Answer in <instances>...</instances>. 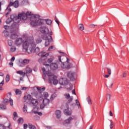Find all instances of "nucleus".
<instances>
[{"label":"nucleus","instance_id":"1","mask_svg":"<svg viewBox=\"0 0 129 129\" xmlns=\"http://www.w3.org/2000/svg\"><path fill=\"white\" fill-rule=\"evenodd\" d=\"M23 48L24 52H28V50H29L30 52H32L33 50H35L36 44L34 42V37L33 36H28L27 37L26 41L23 43Z\"/></svg>","mask_w":129,"mask_h":129},{"label":"nucleus","instance_id":"2","mask_svg":"<svg viewBox=\"0 0 129 129\" xmlns=\"http://www.w3.org/2000/svg\"><path fill=\"white\" fill-rule=\"evenodd\" d=\"M36 18V16L34 15H32L31 12H27L26 13L22 12L21 14L17 15H13L12 16L11 18L12 19H17L18 22H20L21 20L23 21H26V20H29L30 23H31V18Z\"/></svg>","mask_w":129,"mask_h":129},{"label":"nucleus","instance_id":"3","mask_svg":"<svg viewBox=\"0 0 129 129\" xmlns=\"http://www.w3.org/2000/svg\"><path fill=\"white\" fill-rule=\"evenodd\" d=\"M61 57L62 56H58V61L54 63H52L50 65H49V64L46 63V62L43 63V65L46 67H50L51 70H57L58 68L61 67V64L63 63V61H62V59H61Z\"/></svg>","mask_w":129,"mask_h":129},{"label":"nucleus","instance_id":"4","mask_svg":"<svg viewBox=\"0 0 129 129\" xmlns=\"http://www.w3.org/2000/svg\"><path fill=\"white\" fill-rule=\"evenodd\" d=\"M45 23H46V20L45 19H39L38 20L36 17H31L30 25L31 27H36V26H38V25L40 26L44 25Z\"/></svg>","mask_w":129,"mask_h":129},{"label":"nucleus","instance_id":"5","mask_svg":"<svg viewBox=\"0 0 129 129\" xmlns=\"http://www.w3.org/2000/svg\"><path fill=\"white\" fill-rule=\"evenodd\" d=\"M14 15H16V14H12L10 18H8L7 19V20L6 21V23L7 24V25H9V24H10L12 22V21H13L14 22V24H12V27L13 29L15 28V30H18V24H19V23H20V22L18 21V19H13L12 18V16Z\"/></svg>","mask_w":129,"mask_h":129},{"label":"nucleus","instance_id":"6","mask_svg":"<svg viewBox=\"0 0 129 129\" xmlns=\"http://www.w3.org/2000/svg\"><path fill=\"white\" fill-rule=\"evenodd\" d=\"M67 61L64 62L63 59L61 60L62 62L60 64V68H62V69H70L72 68V66L73 64L72 63L69 62L70 61V59L68 58H66Z\"/></svg>","mask_w":129,"mask_h":129},{"label":"nucleus","instance_id":"7","mask_svg":"<svg viewBox=\"0 0 129 129\" xmlns=\"http://www.w3.org/2000/svg\"><path fill=\"white\" fill-rule=\"evenodd\" d=\"M24 99L25 100H29V101H31V103H32V104L34 106L38 105V101L36 99H34L31 95L25 96L24 97Z\"/></svg>","mask_w":129,"mask_h":129},{"label":"nucleus","instance_id":"8","mask_svg":"<svg viewBox=\"0 0 129 129\" xmlns=\"http://www.w3.org/2000/svg\"><path fill=\"white\" fill-rule=\"evenodd\" d=\"M51 36L52 35H45L41 36L43 40H45L46 41L45 42V47H48V46L50 45V42H52V41H53V38Z\"/></svg>","mask_w":129,"mask_h":129},{"label":"nucleus","instance_id":"9","mask_svg":"<svg viewBox=\"0 0 129 129\" xmlns=\"http://www.w3.org/2000/svg\"><path fill=\"white\" fill-rule=\"evenodd\" d=\"M40 32L43 35L42 36H52L53 35V32L52 31H50L49 32V29L46 27H42L40 28Z\"/></svg>","mask_w":129,"mask_h":129},{"label":"nucleus","instance_id":"10","mask_svg":"<svg viewBox=\"0 0 129 129\" xmlns=\"http://www.w3.org/2000/svg\"><path fill=\"white\" fill-rule=\"evenodd\" d=\"M64 96L68 100L67 103V108L68 109L69 108V104L73 101V96H70V94L69 93L64 94Z\"/></svg>","mask_w":129,"mask_h":129},{"label":"nucleus","instance_id":"11","mask_svg":"<svg viewBox=\"0 0 129 129\" xmlns=\"http://www.w3.org/2000/svg\"><path fill=\"white\" fill-rule=\"evenodd\" d=\"M38 55L39 56V57H41V58L38 59V61L41 62L42 60H45V59H47V57L49 56V53L44 54V52H41L39 53Z\"/></svg>","mask_w":129,"mask_h":129},{"label":"nucleus","instance_id":"12","mask_svg":"<svg viewBox=\"0 0 129 129\" xmlns=\"http://www.w3.org/2000/svg\"><path fill=\"white\" fill-rule=\"evenodd\" d=\"M48 96L49 93H48V92H45L43 93L42 96L41 94H38L36 98L39 100H41V99H43V97L46 99Z\"/></svg>","mask_w":129,"mask_h":129},{"label":"nucleus","instance_id":"13","mask_svg":"<svg viewBox=\"0 0 129 129\" xmlns=\"http://www.w3.org/2000/svg\"><path fill=\"white\" fill-rule=\"evenodd\" d=\"M75 73L73 72H69L67 73V77L70 79L72 81H74L75 80Z\"/></svg>","mask_w":129,"mask_h":129},{"label":"nucleus","instance_id":"14","mask_svg":"<svg viewBox=\"0 0 129 129\" xmlns=\"http://www.w3.org/2000/svg\"><path fill=\"white\" fill-rule=\"evenodd\" d=\"M12 6H13L14 7V8H15L16 9L19 8V1L16 0V1H15L14 3L13 2H10V3L9 4L7 10H8V9H9V8H10V7H12Z\"/></svg>","mask_w":129,"mask_h":129},{"label":"nucleus","instance_id":"15","mask_svg":"<svg viewBox=\"0 0 129 129\" xmlns=\"http://www.w3.org/2000/svg\"><path fill=\"white\" fill-rule=\"evenodd\" d=\"M59 82L61 85H67L69 83V81L67 78H62L59 80Z\"/></svg>","mask_w":129,"mask_h":129},{"label":"nucleus","instance_id":"16","mask_svg":"<svg viewBox=\"0 0 129 129\" xmlns=\"http://www.w3.org/2000/svg\"><path fill=\"white\" fill-rule=\"evenodd\" d=\"M46 75L48 76L49 78V82L50 84H52V81H51V79L52 78H55V75H54L53 74L51 73V72L50 71H48L46 72Z\"/></svg>","mask_w":129,"mask_h":129},{"label":"nucleus","instance_id":"17","mask_svg":"<svg viewBox=\"0 0 129 129\" xmlns=\"http://www.w3.org/2000/svg\"><path fill=\"white\" fill-rule=\"evenodd\" d=\"M24 40H23L22 38H17L15 41V45H16V46H21Z\"/></svg>","mask_w":129,"mask_h":129},{"label":"nucleus","instance_id":"18","mask_svg":"<svg viewBox=\"0 0 129 129\" xmlns=\"http://www.w3.org/2000/svg\"><path fill=\"white\" fill-rule=\"evenodd\" d=\"M0 129H12V125L11 123H8V126H5L3 124H0Z\"/></svg>","mask_w":129,"mask_h":129},{"label":"nucleus","instance_id":"19","mask_svg":"<svg viewBox=\"0 0 129 129\" xmlns=\"http://www.w3.org/2000/svg\"><path fill=\"white\" fill-rule=\"evenodd\" d=\"M32 69L29 67V66H27L25 69V74H30V73H32Z\"/></svg>","mask_w":129,"mask_h":129},{"label":"nucleus","instance_id":"20","mask_svg":"<svg viewBox=\"0 0 129 129\" xmlns=\"http://www.w3.org/2000/svg\"><path fill=\"white\" fill-rule=\"evenodd\" d=\"M18 38V34L17 32H12L10 36V38L13 40Z\"/></svg>","mask_w":129,"mask_h":129},{"label":"nucleus","instance_id":"21","mask_svg":"<svg viewBox=\"0 0 129 129\" xmlns=\"http://www.w3.org/2000/svg\"><path fill=\"white\" fill-rule=\"evenodd\" d=\"M56 78H57L56 77V76H55V77L53 78H52L51 79V84L53 82V84H54V85H57V84H58V80L57 79H56Z\"/></svg>","mask_w":129,"mask_h":129},{"label":"nucleus","instance_id":"22","mask_svg":"<svg viewBox=\"0 0 129 129\" xmlns=\"http://www.w3.org/2000/svg\"><path fill=\"white\" fill-rule=\"evenodd\" d=\"M7 95H8V96H9V97H10L9 98V101L10 102L11 105H12V106L14 105L13 99H12V98H11V96H12V93L11 92H9L8 93Z\"/></svg>","mask_w":129,"mask_h":129},{"label":"nucleus","instance_id":"23","mask_svg":"<svg viewBox=\"0 0 129 129\" xmlns=\"http://www.w3.org/2000/svg\"><path fill=\"white\" fill-rule=\"evenodd\" d=\"M72 120H73V118H72V117H70L68 119H66L64 121V123L65 124H66V123H71V121H72Z\"/></svg>","mask_w":129,"mask_h":129},{"label":"nucleus","instance_id":"24","mask_svg":"<svg viewBox=\"0 0 129 129\" xmlns=\"http://www.w3.org/2000/svg\"><path fill=\"white\" fill-rule=\"evenodd\" d=\"M17 74H19L20 75L22 76V77H25V76L26 75V73L25 72H23V71H18L17 72Z\"/></svg>","mask_w":129,"mask_h":129},{"label":"nucleus","instance_id":"25","mask_svg":"<svg viewBox=\"0 0 129 129\" xmlns=\"http://www.w3.org/2000/svg\"><path fill=\"white\" fill-rule=\"evenodd\" d=\"M43 103L46 106V105H48V104H49V103H50V100H49L48 99H44L43 100Z\"/></svg>","mask_w":129,"mask_h":129},{"label":"nucleus","instance_id":"26","mask_svg":"<svg viewBox=\"0 0 129 129\" xmlns=\"http://www.w3.org/2000/svg\"><path fill=\"white\" fill-rule=\"evenodd\" d=\"M55 115L57 118H59L61 117V111L60 110H57L55 111Z\"/></svg>","mask_w":129,"mask_h":129},{"label":"nucleus","instance_id":"27","mask_svg":"<svg viewBox=\"0 0 129 129\" xmlns=\"http://www.w3.org/2000/svg\"><path fill=\"white\" fill-rule=\"evenodd\" d=\"M42 71L43 73V79L45 80V79H46V69H45V68H42Z\"/></svg>","mask_w":129,"mask_h":129},{"label":"nucleus","instance_id":"28","mask_svg":"<svg viewBox=\"0 0 129 129\" xmlns=\"http://www.w3.org/2000/svg\"><path fill=\"white\" fill-rule=\"evenodd\" d=\"M15 93L17 95H21L22 94V91L19 89H16L15 90Z\"/></svg>","mask_w":129,"mask_h":129},{"label":"nucleus","instance_id":"29","mask_svg":"<svg viewBox=\"0 0 129 129\" xmlns=\"http://www.w3.org/2000/svg\"><path fill=\"white\" fill-rule=\"evenodd\" d=\"M64 113L66 115H71V111H69L68 109L64 110Z\"/></svg>","mask_w":129,"mask_h":129},{"label":"nucleus","instance_id":"30","mask_svg":"<svg viewBox=\"0 0 129 129\" xmlns=\"http://www.w3.org/2000/svg\"><path fill=\"white\" fill-rule=\"evenodd\" d=\"M17 118H18V113L17 112H14L13 113V119L14 120H17Z\"/></svg>","mask_w":129,"mask_h":129},{"label":"nucleus","instance_id":"31","mask_svg":"<svg viewBox=\"0 0 129 129\" xmlns=\"http://www.w3.org/2000/svg\"><path fill=\"white\" fill-rule=\"evenodd\" d=\"M29 4V1L28 0H22L21 2V5L22 6H25V5H28Z\"/></svg>","mask_w":129,"mask_h":129},{"label":"nucleus","instance_id":"32","mask_svg":"<svg viewBox=\"0 0 129 129\" xmlns=\"http://www.w3.org/2000/svg\"><path fill=\"white\" fill-rule=\"evenodd\" d=\"M54 59H55L54 58V56H51L50 58H48L47 59V63H52V62H53V61H54Z\"/></svg>","mask_w":129,"mask_h":129},{"label":"nucleus","instance_id":"33","mask_svg":"<svg viewBox=\"0 0 129 129\" xmlns=\"http://www.w3.org/2000/svg\"><path fill=\"white\" fill-rule=\"evenodd\" d=\"M79 29L80 31H83L84 30V26L82 24H80L79 25Z\"/></svg>","mask_w":129,"mask_h":129},{"label":"nucleus","instance_id":"34","mask_svg":"<svg viewBox=\"0 0 129 129\" xmlns=\"http://www.w3.org/2000/svg\"><path fill=\"white\" fill-rule=\"evenodd\" d=\"M45 23L46 24H47V25H48L49 26H50V25L52 24V21L49 19L45 20Z\"/></svg>","mask_w":129,"mask_h":129},{"label":"nucleus","instance_id":"35","mask_svg":"<svg viewBox=\"0 0 129 129\" xmlns=\"http://www.w3.org/2000/svg\"><path fill=\"white\" fill-rule=\"evenodd\" d=\"M28 127L30 129H35V128H36L35 126L33 125V124H31V123L28 124Z\"/></svg>","mask_w":129,"mask_h":129},{"label":"nucleus","instance_id":"36","mask_svg":"<svg viewBox=\"0 0 129 129\" xmlns=\"http://www.w3.org/2000/svg\"><path fill=\"white\" fill-rule=\"evenodd\" d=\"M0 108H1V109H7V106H6V105L3 104H0Z\"/></svg>","mask_w":129,"mask_h":129},{"label":"nucleus","instance_id":"37","mask_svg":"<svg viewBox=\"0 0 129 129\" xmlns=\"http://www.w3.org/2000/svg\"><path fill=\"white\" fill-rule=\"evenodd\" d=\"M23 63H24V65H26L27 64H29L30 63V60L29 59H24L23 60Z\"/></svg>","mask_w":129,"mask_h":129},{"label":"nucleus","instance_id":"38","mask_svg":"<svg viewBox=\"0 0 129 129\" xmlns=\"http://www.w3.org/2000/svg\"><path fill=\"white\" fill-rule=\"evenodd\" d=\"M18 123H20L21 124H22V123H23V122H24V119H23V118H20L18 120Z\"/></svg>","mask_w":129,"mask_h":129},{"label":"nucleus","instance_id":"39","mask_svg":"<svg viewBox=\"0 0 129 129\" xmlns=\"http://www.w3.org/2000/svg\"><path fill=\"white\" fill-rule=\"evenodd\" d=\"M76 103L79 109L81 107V106L80 105V103L79 102V101L78 100H76Z\"/></svg>","mask_w":129,"mask_h":129},{"label":"nucleus","instance_id":"40","mask_svg":"<svg viewBox=\"0 0 129 129\" xmlns=\"http://www.w3.org/2000/svg\"><path fill=\"white\" fill-rule=\"evenodd\" d=\"M37 89L38 90V91H45V89H46V88L38 87V88H37Z\"/></svg>","mask_w":129,"mask_h":129},{"label":"nucleus","instance_id":"41","mask_svg":"<svg viewBox=\"0 0 129 129\" xmlns=\"http://www.w3.org/2000/svg\"><path fill=\"white\" fill-rule=\"evenodd\" d=\"M70 106L72 109H74L75 106H76V104H75V103H72L70 105Z\"/></svg>","mask_w":129,"mask_h":129},{"label":"nucleus","instance_id":"42","mask_svg":"<svg viewBox=\"0 0 129 129\" xmlns=\"http://www.w3.org/2000/svg\"><path fill=\"white\" fill-rule=\"evenodd\" d=\"M4 100L3 101V103H4V104H7V103H9V99H3Z\"/></svg>","mask_w":129,"mask_h":129},{"label":"nucleus","instance_id":"43","mask_svg":"<svg viewBox=\"0 0 129 129\" xmlns=\"http://www.w3.org/2000/svg\"><path fill=\"white\" fill-rule=\"evenodd\" d=\"M110 98H111V95H110V94H107L106 95V99L107 100H110Z\"/></svg>","mask_w":129,"mask_h":129},{"label":"nucleus","instance_id":"44","mask_svg":"<svg viewBox=\"0 0 129 129\" xmlns=\"http://www.w3.org/2000/svg\"><path fill=\"white\" fill-rule=\"evenodd\" d=\"M4 33L6 37H8V36H9V35H10V34L9 33V31H8L7 30H5L4 31Z\"/></svg>","mask_w":129,"mask_h":129},{"label":"nucleus","instance_id":"45","mask_svg":"<svg viewBox=\"0 0 129 129\" xmlns=\"http://www.w3.org/2000/svg\"><path fill=\"white\" fill-rule=\"evenodd\" d=\"M35 53H36V54H38L39 52H40V48L39 47H36L34 50Z\"/></svg>","mask_w":129,"mask_h":129},{"label":"nucleus","instance_id":"46","mask_svg":"<svg viewBox=\"0 0 129 129\" xmlns=\"http://www.w3.org/2000/svg\"><path fill=\"white\" fill-rule=\"evenodd\" d=\"M73 89V85H71L70 87L67 89L68 91H71Z\"/></svg>","mask_w":129,"mask_h":129},{"label":"nucleus","instance_id":"47","mask_svg":"<svg viewBox=\"0 0 129 129\" xmlns=\"http://www.w3.org/2000/svg\"><path fill=\"white\" fill-rule=\"evenodd\" d=\"M25 66V64L24 63L23 61L19 63V67H24Z\"/></svg>","mask_w":129,"mask_h":129},{"label":"nucleus","instance_id":"48","mask_svg":"<svg viewBox=\"0 0 129 129\" xmlns=\"http://www.w3.org/2000/svg\"><path fill=\"white\" fill-rule=\"evenodd\" d=\"M16 49L17 48H16V47L13 46L11 48L10 50L11 52H15V51H16Z\"/></svg>","mask_w":129,"mask_h":129},{"label":"nucleus","instance_id":"49","mask_svg":"<svg viewBox=\"0 0 129 129\" xmlns=\"http://www.w3.org/2000/svg\"><path fill=\"white\" fill-rule=\"evenodd\" d=\"M87 101L89 103V104H91V103H92V102H91V99H90V97H88L87 98Z\"/></svg>","mask_w":129,"mask_h":129},{"label":"nucleus","instance_id":"50","mask_svg":"<svg viewBox=\"0 0 129 129\" xmlns=\"http://www.w3.org/2000/svg\"><path fill=\"white\" fill-rule=\"evenodd\" d=\"M6 80V82H9V81H10V76L9 75H7Z\"/></svg>","mask_w":129,"mask_h":129},{"label":"nucleus","instance_id":"51","mask_svg":"<svg viewBox=\"0 0 129 129\" xmlns=\"http://www.w3.org/2000/svg\"><path fill=\"white\" fill-rule=\"evenodd\" d=\"M23 111L24 112H25V113H27V106L26 105H24V107H23Z\"/></svg>","mask_w":129,"mask_h":129},{"label":"nucleus","instance_id":"52","mask_svg":"<svg viewBox=\"0 0 129 129\" xmlns=\"http://www.w3.org/2000/svg\"><path fill=\"white\" fill-rule=\"evenodd\" d=\"M106 69L108 71V74H109V75H110V74H111V70L108 68H107Z\"/></svg>","mask_w":129,"mask_h":129},{"label":"nucleus","instance_id":"53","mask_svg":"<svg viewBox=\"0 0 129 129\" xmlns=\"http://www.w3.org/2000/svg\"><path fill=\"white\" fill-rule=\"evenodd\" d=\"M46 106V105H44L43 103L42 104H40V108L41 109H44V108Z\"/></svg>","mask_w":129,"mask_h":129},{"label":"nucleus","instance_id":"54","mask_svg":"<svg viewBox=\"0 0 129 129\" xmlns=\"http://www.w3.org/2000/svg\"><path fill=\"white\" fill-rule=\"evenodd\" d=\"M53 48H54V46H51L49 47V48L48 49V51H52Z\"/></svg>","mask_w":129,"mask_h":129},{"label":"nucleus","instance_id":"55","mask_svg":"<svg viewBox=\"0 0 129 129\" xmlns=\"http://www.w3.org/2000/svg\"><path fill=\"white\" fill-rule=\"evenodd\" d=\"M127 73H126V72H125L123 73V78H125V77H126V75H127Z\"/></svg>","mask_w":129,"mask_h":129},{"label":"nucleus","instance_id":"56","mask_svg":"<svg viewBox=\"0 0 129 129\" xmlns=\"http://www.w3.org/2000/svg\"><path fill=\"white\" fill-rule=\"evenodd\" d=\"M112 127H113V122L111 121V123L110 124V128H112Z\"/></svg>","mask_w":129,"mask_h":129},{"label":"nucleus","instance_id":"57","mask_svg":"<svg viewBox=\"0 0 129 129\" xmlns=\"http://www.w3.org/2000/svg\"><path fill=\"white\" fill-rule=\"evenodd\" d=\"M41 42H42V40H41L40 39L36 40V43L37 44H40Z\"/></svg>","mask_w":129,"mask_h":129},{"label":"nucleus","instance_id":"58","mask_svg":"<svg viewBox=\"0 0 129 129\" xmlns=\"http://www.w3.org/2000/svg\"><path fill=\"white\" fill-rule=\"evenodd\" d=\"M103 76L105 78H108L110 76V75L108 74V75H104Z\"/></svg>","mask_w":129,"mask_h":129},{"label":"nucleus","instance_id":"59","mask_svg":"<svg viewBox=\"0 0 129 129\" xmlns=\"http://www.w3.org/2000/svg\"><path fill=\"white\" fill-rule=\"evenodd\" d=\"M5 84V80H3L1 83H0V86H3Z\"/></svg>","mask_w":129,"mask_h":129},{"label":"nucleus","instance_id":"60","mask_svg":"<svg viewBox=\"0 0 129 129\" xmlns=\"http://www.w3.org/2000/svg\"><path fill=\"white\" fill-rule=\"evenodd\" d=\"M8 44L9 45V46H12V44H13V41L12 40H10L8 42Z\"/></svg>","mask_w":129,"mask_h":129},{"label":"nucleus","instance_id":"61","mask_svg":"<svg viewBox=\"0 0 129 129\" xmlns=\"http://www.w3.org/2000/svg\"><path fill=\"white\" fill-rule=\"evenodd\" d=\"M54 98L55 96L54 95H51L50 97V100H53V99H54Z\"/></svg>","mask_w":129,"mask_h":129},{"label":"nucleus","instance_id":"62","mask_svg":"<svg viewBox=\"0 0 129 129\" xmlns=\"http://www.w3.org/2000/svg\"><path fill=\"white\" fill-rule=\"evenodd\" d=\"M24 129H27V128H28V124H24Z\"/></svg>","mask_w":129,"mask_h":129},{"label":"nucleus","instance_id":"63","mask_svg":"<svg viewBox=\"0 0 129 129\" xmlns=\"http://www.w3.org/2000/svg\"><path fill=\"white\" fill-rule=\"evenodd\" d=\"M4 29H5V30H8V29H9V26L5 25L4 26Z\"/></svg>","mask_w":129,"mask_h":129},{"label":"nucleus","instance_id":"64","mask_svg":"<svg viewBox=\"0 0 129 129\" xmlns=\"http://www.w3.org/2000/svg\"><path fill=\"white\" fill-rule=\"evenodd\" d=\"M96 25H94V24H91L90 25V28H94V27Z\"/></svg>","mask_w":129,"mask_h":129}]
</instances>
